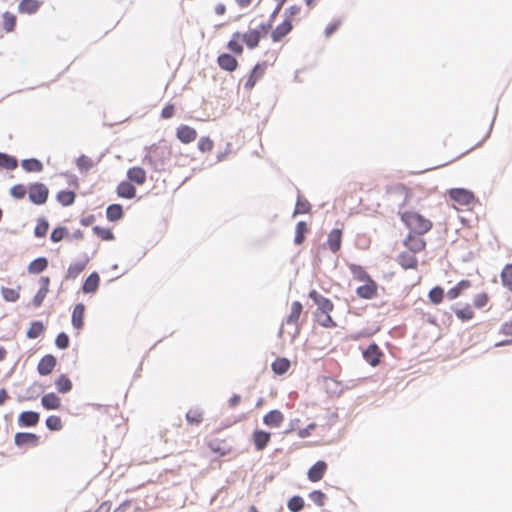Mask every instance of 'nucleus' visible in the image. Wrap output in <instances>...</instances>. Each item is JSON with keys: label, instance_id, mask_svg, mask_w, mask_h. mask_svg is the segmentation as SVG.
Listing matches in <instances>:
<instances>
[{"label": "nucleus", "instance_id": "nucleus-20", "mask_svg": "<svg viewBox=\"0 0 512 512\" xmlns=\"http://www.w3.org/2000/svg\"><path fill=\"white\" fill-rule=\"evenodd\" d=\"M41 404L47 410H56L61 407V399L55 393H47L42 396Z\"/></svg>", "mask_w": 512, "mask_h": 512}, {"label": "nucleus", "instance_id": "nucleus-30", "mask_svg": "<svg viewBox=\"0 0 512 512\" xmlns=\"http://www.w3.org/2000/svg\"><path fill=\"white\" fill-rule=\"evenodd\" d=\"M208 446L213 452L219 454L220 456H225L230 452V448L223 440L212 439Z\"/></svg>", "mask_w": 512, "mask_h": 512}, {"label": "nucleus", "instance_id": "nucleus-63", "mask_svg": "<svg viewBox=\"0 0 512 512\" xmlns=\"http://www.w3.org/2000/svg\"><path fill=\"white\" fill-rule=\"evenodd\" d=\"M301 7L298 5H292L285 10L286 19L299 14Z\"/></svg>", "mask_w": 512, "mask_h": 512}, {"label": "nucleus", "instance_id": "nucleus-8", "mask_svg": "<svg viewBox=\"0 0 512 512\" xmlns=\"http://www.w3.org/2000/svg\"><path fill=\"white\" fill-rule=\"evenodd\" d=\"M284 422V414L279 410H271L263 417V423L271 428H278Z\"/></svg>", "mask_w": 512, "mask_h": 512}, {"label": "nucleus", "instance_id": "nucleus-33", "mask_svg": "<svg viewBox=\"0 0 512 512\" xmlns=\"http://www.w3.org/2000/svg\"><path fill=\"white\" fill-rule=\"evenodd\" d=\"M470 285V281L461 280L457 285L448 290L447 297L450 300L456 299L464 290L468 289Z\"/></svg>", "mask_w": 512, "mask_h": 512}, {"label": "nucleus", "instance_id": "nucleus-9", "mask_svg": "<svg viewBox=\"0 0 512 512\" xmlns=\"http://www.w3.org/2000/svg\"><path fill=\"white\" fill-rule=\"evenodd\" d=\"M14 442L17 446H37L39 443V436L34 433L18 432L14 436Z\"/></svg>", "mask_w": 512, "mask_h": 512}, {"label": "nucleus", "instance_id": "nucleus-22", "mask_svg": "<svg viewBox=\"0 0 512 512\" xmlns=\"http://www.w3.org/2000/svg\"><path fill=\"white\" fill-rule=\"evenodd\" d=\"M100 277L97 272H92L84 281L82 290L84 293H94L98 289Z\"/></svg>", "mask_w": 512, "mask_h": 512}, {"label": "nucleus", "instance_id": "nucleus-58", "mask_svg": "<svg viewBox=\"0 0 512 512\" xmlns=\"http://www.w3.org/2000/svg\"><path fill=\"white\" fill-rule=\"evenodd\" d=\"M143 164L144 165H148L150 166L152 169L154 170H158L159 169V164L158 162L154 159V156L152 153H149V154H146L142 160Z\"/></svg>", "mask_w": 512, "mask_h": 512}, {"label": "nucleus", "instance_id": "nucleus-51", "mask_svg": "<svg viewBox=\"0 0 512 512\" xmlns=\"http://www.w3.org/2000/svg\"><path fill=\"white\" fill-rule=\"evenodd\" d=\"M10 194L15 199H22L26 194V188L23 184H16L10 189Z\"/></svg>", "mask_w": 512, "mask_h": 512}, {"label": "nucleus", "instance_id": "nucleus-32", "mask_svg": "<svg viewBox=\"0 0 512 512\" xmlns=\"http://www.w3.org/2000/svg\"><path fill=\"white\" fill-rule=\"evenodd\" d=\"M21 166L27 172H41L43 170V164L36 158L22 160Z\"/></svg>", "mask_w": 512, "mask_h": 512}, {"label": "nucleus", "instance_id": "nucleus-13", "mask_svg": "<svg viewBox=\"0 0 512 512\" xmlns=\"http://www.w3.org/2000/svg\"><path fill=\"white\" fill-rule=\"evenodd\" d=\"M265 69L266 63L256 64L252 69L249 78L245 82L244 88L247 90H251L255 86L256 81L263 76Z\"/></svg>", "mask_w": 512, "mask_h": 512}, {"label": "nucleus", "instance_id": "nucleus-62", "mask_svg": "<svg viewBox=\"0 0 512 512\" xmlns=\"http://www.w3.org/2000/svg\"><path fill=\"white\" fill-rule=\"evenodd\" d=\"M174 106L173 105H166L163 109H162V112H161V116L162 118L164 119H169L173 116L174 114Z\"/></svg>", "mask_w": 512, "mask_h": 512}, {"label": "nucleus", "instance_id": "nucleus-54", "mask_svg": "<svg viewBox=\"0 0 512 512\" xmlns=\"http://www.w3.org/2000/svg\"><path fill=\"white\" fill-rule=\"evenodd\" d=\"M301 311H302V305H301V303H300V302L295 301V302L292 304L291 313H290V315L288 316L287 320H298V319H299V317H300Z\"/></svg>", "mask_w": 512, "mask_h": 512}, {"label": "nucleus", "instance_id": "nucleus-64", "mask_svg": "<svg viewBox=\"0 0 512 512\" xmlns=\"http://www.w3.org/2000/svg\"><path fill=\"white\" fill-rule=\"evenodd\" d=\"M340 21H336L334 23L329 24L325 29L326 37L331 36L339 27Z\"/></svg>", "mask_w": 512, "mask_h": 512}, {"label": "nucleus", "instance_id": "nucleus-46", "mask_svg": "<svg viewBox=\"0 0 512 512\" xmlns=\"http://www.w3.org/2000/svg\"><path fill=\"white\" fill-rule=\"evenodd\" d=\"M350 269L354 277L361 281L367 282V280L371 279L367 272L359 265L353 264L351 265Z\"/></svg>", "mask_w": 512, "mask_h": 512}, {"label": "nucleus", "instance_id": "nucleus-55", "mask_svg": "<svg viewBox=\"0 0 512 512\" xmlns=\"http://www.w3.org/2000/svg\"><path fill=\"white\" fill-rule=\"evenodd\" d=\"M55 344L59 349H66L69 346L68 335L64 332L58 334Z\"/></svg>", "mask_w": 512, "mask_h": 512}, {"label": "nucleus", "instance_id": "nucleus-47", "mask_svg": "<svg viewBox=\"0 0 512 512\" xmlns=\"http://www.w3.org/2000/svg\"><path fill=\"white\" fill-rule=\"evenodd\" d=\"M67 228L66 227H56L52 230L50 239L52 242H60L66 235H67Z\"/></svg>", "mask_w": 512, "mask_h": 512}, {"label": "nucleus", "instance_id": "nucleus-31", "mask_svg": "<svg viewBox=\"0 0 512 512\" xmlns=\"http://www.w3.org/2000/svg\"><path fill=\"white\" fill-rule=\"evenodd\" d=\"M57 201L63 206H70L75 202L76 194L71 190H61L57 193Z\"/></svg>", "mask_w": 512, "mask_h": 512}, {"label": "nucleus", "instance_id": "nucleus-50", "mask_svg": "<svg viewBox=\"0 0 512 512\" xmlns=\"http://www.w3.org/2000/svg\"><path fill=\"white\" fill-rule=\"evenodd\" d=\"M309 498L318 506L325 504L326 495L320 490H314L309 494Z\"/></svg>", "mask_w": 512, "mask_h": 512}, {"label": "nucleus", "instance_id": "nucleus-18", "mask_svg": "<svg viewBox=\"0 0 512 512\" xmlns=\"http://www.w3.org/2000/svg\"><path fill=\"white\" fill-rule=\"evenodd\" d=\"M341 242H342V231L340 229H333L327 238V244L329 246V249L336 253L341 248Z\"/></svg>", "mask_w": 512, "mask_h": 512}, {"label": "nucleus", "instance_id": "nucleus-14", "mask_svg": "<svg viewBox=\"0 0 512 512\" xmlns=\"http://www.w3.org/2000/svg\"><path fill=\"white\" fill-rule=\"evenodd\" d=\"M42 5L39 0H21L18 4V12L21 14H35L38 12Z\"/></svg>", "mask_w": 512, "mask_h": 512}, {"label": "nucleus", "instance_id": "nucleus-16", "mask_svg": "<svg viewBox=\"0 0 512 512\" xmlns=\"http://www.w3.org/2000/svg\"><path fill=\"white\" fill-rule=\"evenodd\" d=\"M240 37H242L243 42L249 49H254L258 46L262 37V33L258 29H252L242 34Z\"/></svg>", "mask_w": 512, "mask_h": 512}, {"label": "nucleus", "instance_id": "nucleus-15", "mask_svg": "<svg viewBox=\"0 0 512 512\" xmlns=\"http://www.w3.org/2000/svg\"><path fill=\"white\" fill-rule=\"evenodd\" d=\"M293 26L289 19H285V21L279 24L271 33L272 40L274 42H279L283 37H285L291 30Z\"/></svg>", "mask_w": 512, "mask_h": 512}, {"label": "nucleus", "instance_id": "nucleus-39", "mask_svg": "<svg viewBox=\"0 0 512 512\" xmlns=\"http://www.w3.org/2000/svg\"><path fill=\"white\" fill-rule=\"evenodd\" d=\"M308 231L307 224L304 221H300L296 225V233L294 243L300 245L305 240V233Z\"/></svg>", "mask_w": 512, "mask_h": 512}, {"label": "nucleus", "instance_id": "nucleus-48", "mask_svg": "<svg viewBox=\"0 0 512 512\" xmlns=\"http://www.w3.org/2000/svg\"><path fill=\"white\" fill-rule=\"evenodd\" d=\"M454 311L456 316L461 320H469L473 317L472 308L468 305L463 308H455Z\"/></svg>", "mask_w": 512, "mask_h": 512}, {"label": "nucleus", "instance_id": "nucleus-53", "mask_svg": "<svg viewBox=\"0 0 512 512\" xmlns=\"http://www.w3.org/2000/svg\"><path fill=\"white\" fill-rule=\"evenodd\" d=\"M213 148V142L209 137H201L198 141V149L201 152H208Z\"/></svg>", "mask_w": 512, "mask_h": 512}, {"label": "nucleus", "instance_id": "nucleus-44", "mask_svg": "<svg viewBox=\"0 0 512 512\" xmlns=\"http://www.w3.org/2000/svg\"><path fill=\"white\" fill-rule=\"evenodd\" d=\"M93 232L103 240L110 241L114 239V234L108 228H102L100 226H94Z\"/></svg>", "mask_w": 512, "mask_h": 512}, {"label": "nucleus", "instance_id": "nucleus-36", "mask_svg": "<svg viewBox=\"0 0 512 512\" xmlns=\"http://www.w3.org/2000/svg\"><path fill=\"white\" fill-rule=\"evenodd\" d=\"M3 29L7 32H13L16 26V16L8 11L2 14Z\"/></svg>", "mask_w": 512, "mask_h": 512}, {"label": "nucleus", "instance_id": "nucleus-4", "mask_svg": "<svg viewBox=\"0 0 512 512\" xmlns=\"http://www.w3.org/2000/svg\"><path fill=\"white\" fill-rule=\"evenodd\" d=\"M450 198L461 205H469L474 200L472 192L463 188H454L449 191Z\"/></svg>", "mask_w": 512, "mask_h": 512}, {"label": "nucleus", "instance_id": "nucleus-23", "mask_svg": "<svg viewBox=\"0 0 512 512\" xmlns=\"http://www.w3.org/2000/svg\"><path fill=\"white\" fill-rule=\"evenodd\" d=\"M88 262L89 258L85 256L83 260L70 264L67 270L66 278L75 279L85 269Z\"/></svg>", "mask_w": 512, "mask_h": 512}, {"label": "nucleus", "instance_id": "nucleus-11", "mask_svg": "<svg viewBox=\"0 0 512 512\" xmlns=\"http://www.w3.org/2000/svg\"><path fill=\"white\" fill-rule=\"evenodd\" d=\"M176 136L182 143L188 144L196 139L197 132L188 125H180L177 128Z\"/></svg>", "mask_w": 512, "mask_h": 512}, {"label": "nucleus", "instance_id": "nucleus-28", "mask_svg": "<svg viewBox=\"0 0 512 512\" xmlns=\"http://www.w3.org/2000/svg\"><path fill=\"white\" fill-rule=\"evenodd\" d=\"M123 214V208L120 204H111L106 209V217L112 222L120 220Z\"/></svg>", "mask_w": 512, "mask_h": 512}, {"label": "nucleus", "instance_id": "nucleus-45", "mask_svg": "<svg viewBox=\"0 0 512 512\" xmlns=\"http://www.w3.org/2000/svg\"><path fill=\"white\" fill-rule=\"evenodd\" d=\"M501 279L505 286L512 289V264H507L501 272Z\"/></svg>", "mask_w": 512, "mask_h": 512}, {"label": "nucleus", "instance_id": "nucleus-57", "mask_svg": "<svg viewBox=\"0 0 512 512\" xmlns=\"http://www.w3.org/2000/svg\"><path fill=\"white\" fill-rule=\"evenodd\" d=\"M85 306L82 303L77 304L72 312L71 320H83Z\"/></svg>", "mask_w": 512, "mask_h": 512}, {"label": "nucleus", "instance_id": "nucleus-21", "mask_svg": "<svg viewBox=\"0 0 512 512\" xmlns=\"http://www.w3.org/2000/svg\"><path fill=\"white\" fill-rule=\"evenodd\" d=\"M380 357L381 352L375 344L369 345L364 351V358L372 366H377L380 363Z\"/></svg>", "mask_w": 512, "mask_h": 512}, {"label": "nucleus", "instance_id": "nucleus-24", "mask_svg": "<svg viewBox=\"0 0 512 512\" xmlns=\"http://www.w3.org/2000/svg\"><path fill=\"white\" fill-rule=\"evenodd\" d=\"M127 177L131 182L142 185L146 181V172L141 167H132L127 171Z\"/></svg>", "mask_w": 512, "mask_h": 512}, {"label": "nucleus", "instance_id": "nucleus-56", "mask_svg": "<svg viewBox=\"0 0 512 512\" xmlns=\"http://www.w3.org/2000/svg\"><path fill=\"white\" fill-rule=\"evenodd\" d=\"M488 295L486 293H480V294H477L474 298V306L476 308H483L486 306L487 302H488Z\"/></svg>", "mask_w": 512, "mask_h": 512}, {"label": "nucleus", "instance_id": "nucleus-2", "mask_svg": "<svg viewBox=\"0 0 512 512\" xmlns=\"http://www.w3.org/2000/svg\"><path fill=\"white\" fill-rule=\"evenodd\" d=\"M48 195L49 190L43 183H32L28 187V198L32 203L36 205H42L46 203Z\"/></svg>", "mask_w": 512, "mask_h": 512}, {"label": "nucleus", "instance_id": "nucleus-6", "mask_svg": "<svg viewBox=\"0 0 512 512\" xmlns=\"http://www.w3.org/2000/svg\"><path fill=\"white\" fill-rule=\"evenodd\" d=\"M219 67L225 71L233 72L238 67L237 59L229 53H222L217 57Z\"/></svg>", "mask_w": 512, "mask_h": 512}, {"label": "nucleus", "instance_id": "nucleus-40", "mask_svg": "<svg viewBox=\"0 0 512 512\" xmlns=\"http://www.w3.org/2000/svg\"><path fill=\"white\" fill-rule=\"evenodd\" d=\"M48 229H49L48 221L46 220V218L41 217L38 219L37 225L34 229V235L39 238L45 237Z\"/></svg>", "mask_w": 512, "mask_h": 512}, {"label": "nucleus", "instance_id": "nucleus-26", "mask_svg": "<svg viewBox=\"0 0 512 512\" xmlns=\"http://www.w3.org/2000/svg\"><path fill=\"white\" fill-rule=\"evenodd\" d=\"M48 267V260L46 257H38L28 265V272L30 274H39Z\"/></svg>", "mask_w": 512, "mask_h": 512}, {"label": "nucleus", "instance_id": "nucleus-5", "mask_svg": "<svg viewBox=\"0 0 512 512\" xmlns=\"http://www.w3.org/2000/svg\"><path fill=\"white\" fill-rule=\"evenodd\" d=\"M271 440V433L257 429L252 434V441L257 451L264 450Z\"/></svg>", "mask_w": 512, "mask_h": 512}, {"label": "nucleus", "instance_id": "nucleus-35", "mask_svg": "<svg viewBox=\"0 0 512 512\" xmlns=\"http://www.w3.org/2000/svg\"><path fill=\"white\" fill-rule=\"evenodd\" d=\"M55 386L58 392L67 393L72 389V382L66 375L62 374L56 379Z\"/></svg>", "mask_w": 512, "mask_h": 512}, {"label": "nucleus", "instance_id": "nucleus-52", "mask_svg": "<svg viewBox=\"0 0 512 512\" xmlns=\"http://www.w3.org/2000/svg\"><path fill=\"white\" fill-rule=\"evenodd\" d=\"M2 296L6 301L14 302L18 299L19 293L16 289L2 288Z\"/></svg>", "mask_w": 512, "mask_h": 512}, {"label": "nucleus", "instance_id": "nucleus-41", "mask_svg": "<svg viewBox=\"0 0 512 512\" xmlns=\"http://www.w3.org/2000/svg\"><path fill=\"white\" fill-rule=\"evenodd\" d=\"M46 426L51 431H59L63 428L62 420L57 415H51L46 419Z\"/></svg>", "mask_w": 512, "mask_h": 512}, {"label": "nucleus", "instance_id": "nucleus-12", "mask_svg": "<svg viewBox=\"0 0 512 512\" xmlns=\"http://www.w3.org/2000/svg\"><path fill=\"white\" fill-rule=\"evenodd\" d=\"M40 415L35 411L22 412L18 417V424L21 427H33L38 424Z\"/></svg>", "mask_w": 512, "mask_h": 512}, {"label": "nucleus", "instance_id": "nucleus-7", "mask_svg": "<svg viewBox=\"0 0 512 512\" xmlns=\"http://www.w3.org/2000/svg\"><path fill=\"white\" fill-rule=\"evenodd\" d=\"M57 363L56 358L53 355H45L38 363L37 370L42 376L49 375L55 368Z\"/></svg>", "mask_w": 512, "mask_h": 512}, {"label": "nucleus", "instance_id": "nucleus-17", "mask_svg": "<svg viewBox=\"0 0 512 512\" xmlns=\"http://www.w3.org/2000/svg\"><path fill=\"white\" fill-rule=\"evenodd\" d=\"M397 261L404 269H415L418 265L417 258L411 252L400 253Z\"/></svg>", "mask_w": 512, "mask_h": 512}, {"label": "nucleus", "instance_id": "nucleus-34", "mask_svg": "<svg viewBox=\"0 0 512 512\" xmlns=\"http://www.w3.org/2000/svg\"><path fill=\"white\" fill-rule=\"evenodd\" d=\"M18 161L15 157L0 152V168H4L6 170H13L17 167Z\"/></svg>", "mask_w": 512, "mask_h": 512}, {"label": "nucleus", "instance_id": "nucleus-42", "mask_svg": "<svg viewBox=\"0 0 512 512\" xmlns=\"http://www.w3.org/2000/svg\"><path fill=\"white\" fill-rule=\"evenodd\" d=\"M291 512H299L304 507V500L300 496H293L287 503Z\"/></svg>", "mask_w": 512, "mask_h": 512}, {"label": "nucleus", "instance_id": "nucleus-25", "mask_svg": "<svg viewBox=\"0 0 512 512\" xmlns=\"http://www.w3.org/2000/svg\"><path fill=\"white\" fill-rule=\"evenodd\" d=\"M117 194L119 197L132 199L136 195V189L130 182L123 181L117 187Z\"/></svg>", "mask_w": 512, "mask_h": 512}, {"label": "nucleus", "instance_id": "nucleus-59", "mask_svg": "<svg viewBox=\"0 0 512 512\" xmlns=\"http://www.w3.org/2000/svg\"><path fill=\"white\" fill-rule=\"evenodd\" d=\"M47 292H48V289H46V288H40L38 290V292L36 293V295L33 298L34 306L37 307V306L41 305V303L43 302L44 298L46 297Z\"/></svg>", "mask_w": 512, "mask_h": 512}, {"label": "nucleus", "instance_id": "nucleus-19", "mask_svg": "<svg viewBox=\"0 0 512 512\" xmlns=\"http://www.w3.org/2000/svg\"><path fill=\"white\" fill-rule=\"evenodd\" d=\"M376 290L377 284L372 279H369L364 285L357 288V294L361 298L371 299L376 294Z\"/></svg>", "mask_w": 512, "mask_h": 512}, {"label": "nucleus", "instance_id": "nucleus-29", "mask_svg": "<svg viewBox=\"0 0 512 512\" xmlns=\"http://www.w3.org/2000/svg\"><path fill=\"white\" fill-rule=\"evenodd\" d=\"M290 366V361L283 357L277 358L271 365L273 372L277 375L285 374L289 370Z\"/></svg>", "mask_w": 512, "mask_h": 512}, {"label": "nucleus", "instance_id": "nucleus-1", "mask_svg": "<svg viewBox=\"0 0 512 512\" xmlns=\"http://www.w3.org/2000/svg\"><path fill=\"white\" fill-rule=\"evenodd\" d=\"M401 219L410 230L418 235L426 233L432 227V223L429 220L416 212H404Z\"/></svg>", "mask_w": 512, "mask_h": 512}, {"label": "nucleus", "instance_id": "nucleus-43", "mask_svg": "<svg viewBox=\"0 0 512 512\" xmlns=\"http://www.w3.org/2000/svg\"><path fill=\"white\" fill-rule=\"evenodd\" d=\"M428 296L432 303L438 304L444 297V290L440 286H435L430 290Z\"/></svg>", "mask_w": 512, "mask_h": 512}, {"label": "nucleus", "instance_id": "nucleus-10", "mask_svg": "<svg viewBox=\"0 0 512 512\" xmlns=\"http://www.w3.org/2000/svg\"><path fill=\"white\" fill-rule=\"evenodd\" d=\"M327 471V464L324 461L316 462L307 473L308 479L311 482L320 481Z\"/></svg>", "mask_w": 512, "mask_h": 512}, {"label": "nucleus", "instance_id": "nucleus-3", "mask_svg": "<svg viewBox=\"0 0 512 512\" xmlns=\"http://www.w3.org/2000/svg\"><path fill=\"white\" fill-rule=\"evenodd\" d=\"M308 296L313 304L317 306V310L326 316L325 320H333L329 315V312L333 309V304L329 299L323 297L315 290L310 291Z\"/></svg>", "mask_w": 512, "mask_h": 512}, {"label": "nucleus", "instance_id": "nucleus-49", "mask_svg": "<svg viewBox=\"0 0 512 512\" xmlns=\"http://www.w3.org/2000/svg\"><path fill=\"white\" fill-rule=\"evenodd\" d=\"M44 327L41 322H33L30 326L27 336L29 338H37L43 332Z\"/></svg>", "mask_w": 512, "mask_h": 512}, {"label": "nucleus", "instance_id": "nucleus-37", "mask_svg": "<svg viewBox=\"0 0 512 512\" xmlns=\"http://www.w3.org/2000/svg\"><path fill=\"white\" fill-rule=\"evenodd\" d=\"M186 420L191 425H199L203 420V413L198 408L189 409Z\"/></svg>", "mask_w": 512, "mask_h": 512}, {"label": "nucleus", "instance_id": "nucleus-27", "mask_svg": "<svg viewBox=\"0 0 512 512\" xmlns=\"http://www.w3.org/2000/svg\"><path fill=\"white\" fill-rule=\"evenodd\" d=\"M405 245L409 248L411 253L420 252L425 248V241L419 236H411L409 235L408 239L405 241Z\"/></svg>", "mask_w": 512, "mask_h": 512}, {"label": "nucleus", "instance_id": "nucleus-38", "mask_svg": "<svg viewBox=\"0 0 512 512\" xmlns=\"http://www.w3.org/2000/svg\"><path fill=\"white\" fill-rule=\"evenodd\" d=\"M240 36V32H235L227 44V48L236 55H241L243 52V46L238 42Z\"/></svg>", "mask_w": 512, "mask_h": 512}, {"label": "nucleus", "instance_id": "nucleus-60", "mask_svg": "<svg viewBox=\"0 0 512 512\" xmlns=\"http://www.w3.org/2000/svg\"><path fill=\"white\" fill-rule=\"evenodd\" d=\"M77 166L79 169L88 170L92 166V163L88 157H86L85 155H81L77 159Z\"/></svg>", "mask_w": 512, "mask_h": 512}, {"label": "nucleus", "instance_id": "nucleus-61", "mask_svg": "<svg viewBox=\"0 0 512 512\" xmlns=\"http://www.w3.org/2000/svg\"><path fill=\"white\" fill-rule=\"evenodd\" d=\"M309 209H310V204L308 201H306V200L302 201V200L298 199L297 204H296L295 213H306V212H308Z\"/></svg>", "mask_w": 512, "mask_h": 512}]
</instances>
